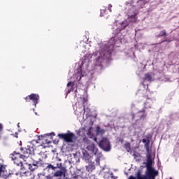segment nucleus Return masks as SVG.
Listing matches in <instances>:
<instances>
[{"mask_svg": "<svg viewBox=\"0 0 179 179\" xmlns=\"http://www.w3.org/2000/svg\"><path fill=\"white\" fill-rule=\"evenodd\" d=\"M170 179H171V178H170Z\"/></svg>", "mask_w": 179, "mask_h": 179, "instance_id": "nucleus-32", "label": "nucleus"}, {"mask_svg": "<svg viewBox=\"0 0 179 179\" xmlns=\"http://www.w3.org/2000/svg\"><path fill=\"white\" fill-rule=\"evenodd\" d=\"M44 136H55V133L52 132L47 134H45Z\"/></svg>", "mask_w": 179, "mask_h": 179, "instance_id": "nucleus-24", "label": "nucleus"}, {"mask_svg": "<svg viewBox=\"0 0 179 179\" xmlns=\"http://www.w3.org/2000/svg\"><path fill=\"white\" fill-rule=\"evenodd\" d=\"M26 103H29L31 101L33 102V106L36 107L37 106V103H38V100H40V96L37 94H31L24 98Z\"/></svg>", "mask_w": 179, "mask_h": 179, "instance_id": "nucleus-7", "label": "nucleus"}, {"mask_svg": "<svg viewBox=\"0 0 179 179\" xmlns=\"http://www.w3.org/2000/svg\"><path fill=\"white\" fill-rule=\"evenodd\" d=\"M128 17L130 20V22H136V14L134 13L133 15H128Z\"/></svg>", "mask_w": 179, "mask_h": 179, "instance_id": "nucleus-19", "label": "nucleus"}, {"mask_svg": "<svg viewBox=\"0 0 179 179\" xmlns=\"http://www.w3.org/2000/svg\"><path fill=\"white\" fill-rule=\"evenodd\" d=\"M145 80H148V82H150L152 80V76H150V74L149 73L145 74Z\"/></svg>", "mask_w": 179, "mask_h": 179, "instance_id": "nucleus-23", "label": "nucleus"}, {"mask_svg": "<svg viewBox=\"0 0 179 179\" xmlns=\"http://www.w3.org/2000/svg\"><path fill=\"white\" fill-rule=\"evenodd\" d=\"M60 171H57L54 173V177H62V176H65L66 173V167L62 166V163H61V166L59 168Z\"/></svg>", "mask_w": 179, "mask_h": 179, "instance_id": "nucleus-10", "label": "nucleus"}, {"mask_svg": "<svg viewBox=\"0 0 179 179\" xmlns=\"http://www.w3.org/2000/svg\"><path fill=\"white\" fill-rule=\"evenodd\" d=\"M3 128V126L2 125V124H0V131H2Z\"/></svg>", "mask_w": 179, "mask_h": 179, "instance_id": "nucleus-29", "label": "nucleus"}, {"mask_svg": "<svg viewBox=\"0 0 179 179\" xmlns=\"http://www.w3.org/2000/svg\"><path fill=\"white\" fill-rule=\"evenodd\" d=\"M83 177L82 176V174H78V173H76L73 174V179H83Z\"/></svg>", "mask_w": 179, "mask_h": 179, "instance_id": "nucleus-22", "label": "nucleus"}, {"mask_svg": "<svg viewBox=\"0 0 179 179\" xmlns=\"http://www.w3.org/2000/svg\"><path fill=\"white\" fill-rule=\"evenodd\" d=\"M44 141H45L46 143H50V141H48L45 138H44Z\"/></svg>", "mask_w": 179, "mask_h": 179, "instance_id": "nucleus-30", "label": "nucleus"}, {"mask_svg": "<svg viewBox=\"0 0 179 179\" xmlns=\"http://www.w3.org/2000/svg\"><path fill=\"white\" fill-rule=\"evenodd\" d=\"M99 148L105 150V152H110L111 150V145L110 141L106 138H102L99 142Z\"/></svg>", "mask_w": 179, "mask_h": 179, "instance_id": "nucleus-8", "label": "nucleus"}, {"mask_svg": "<svg viewBox=\"0 0 179 179\" xmlns=\"http://www.w3.org/2000/svg\"><path fill=\"white\" fill-rule=\"evenodd\" d=\"M59 179H68V178H59Z\"/></svg>", "mask_w": 179, "mask_h": 179, "instance_id": "nucleus-31", "label": "nucleus"}, {"mask_svg": "<svg viewBox=\"0 0 179 179\" xmlns=\"http://www.w3.org/2000/svg\"><path fill=\"white\" fill-rule=\"evenodd\" d=\"M67 92L66 94H69V93H71V92H73V90H75V83L74 82H69L67 84Z\"/></svg>", "mask_w": 179, "mask_h": 179, "instance_id": "nucleus-12", "label": "nucleus"}, {"mask_svg": "<svg viewBox=\"0 0 179 179\" xmlns=\"http://www.w3.org/2000/svg\"><path fill=\"white\" fill-rule=\"evenodd\" d=\"M83 159L86 163H89L90 162V159H92V156H90V154L87 152V151H85L83 152Z\"/></svg>", "mask_w": 179, "mask_h": 179, "instance_id": "nucleus-15", "label": "nucleus"}, {"mask_svg": "<svg viewBox=\"0 0 179 179\" xmlns=\"http://www.w3.org/2000/svg\"><path fill=\"white\" fill-rule=\"evenodd\" d=\"M21 171H22V174H23V176H31V172L30 171H27L26 170L23 166L21 167Z\"/></svg>", "mask_w": 179, "mask_h": 179, "instance_id": "nucleus-17", "label": "nucleus"}, {"mask_svg": "<svg viewBox=\"0 0 179 179\" xmlns=\"http://www.w3.org/2000/svg\"><path fill=\"white\" fill-rule=\"evenodd\" d=\"M43 167H44L45 171H48V173H52L53 171H55L57 169L61 167V162L58 161H54L52 162L51 163H45L43 164Z\"/></svg>", "mask_w": 179, "mask_h": 179, "instance_id": "nucleus-3", "label": "nucleus"}, {"mask_svg": "<svg viewBox=\"0 0 179 179\" xmlns=\"http://www.w3.org/2000/svg\"><path fill=\"white\" fill-rule=\"evenodd\" d=\"M38 142L36 140L31 141L28 143L25 148H20L17 151V155H19L20 159H27L30 156H34V152L36 150V145Z\"/></svg>", "mask_w": 179, "mask_h": 179, "instance_id": "nucleus-1", "label": "nucleus"}, {"mask_svg": "<svg viewBox=\"0 0 179 179\" xmlns=\"http://www.w3.org/2000/svg\"><path fill=\"white\" fill-rule=\"evenodd\" d=\"M7 166L5 164L0 165V177L3 179H12L13 178V176H15L14 173H12L10 171L6 170Z\"/></svg>", "mask_w": 179, "mask_h": 179, "instance_id": "nucleus-4", "label": "nucleus"}, {"mask_svg": "<svg viewBox=\"0 0 179 179\" xmlns=\"http://www.w3.org/2000/svg\"><path fill=\"white\" fill-rule=\"evenodd\" d=\"M158 38L160 37H167V32L166 31V29H164L159 32V34L157 36Z\"/></svg>", "mask_w": 179, "mask_h": 179, "instance_id": "nucleus-20", "label": "nucleus"}, {"mask_svg": "<svg viewBox=\"0 0 179 179\" xmlns=\"http://www.w3.org/2000/svg\"><path fill=\"white\" fill-rule=\"evenodd\" d=\"M17 152H19V150L14 151L12 154H10V159H11V160L14 162V164H15V166L22 168L23 167V162L20 160V159L23 158H20L19 157V154H17Z\"/></svg>", "mask_w": 179, "mask_h": 179, "instance_id": "nucleus-6", "label": "nucleus"}, {"mask_svg": "<svg viewBox=\"0 0 179 179\" xmlns=\"http://www.w3.org/2000/svg\"><path fill=\"white\" fill-rule=\"evenodd\" d=\"M152 104H153V101L152 100V99L147 98V101L144 103V108H143V110H139L138 113H142L143 114H145L148 108H152Z\"/></svg>", "mask_w": 179, "mask_h": 179, "instance_id": "nucleus-9", "label": "nucleus"}, {"mask_svg": "<svg viewBox=\"0 0 179 179\" xmlns=\"http://www.w3.org/2000/svg\"><path fill=\"white\" fill-rule=\"evenodd\" d=\"M86 171L88 173H92L93 170L96 169V165L94 164V162H90L88 166H85Z\"/></svg>", "mask_w": 179, "mask_h": 179, "instance_id": "nucleus-13", "label": "nucleus"}, {"mask_svg": "<svg viewBox=\"0 0 179 179\" xmlns=\"http://www.w3.org/2000/svg\"><path fill=\"white\" fill-rule=\"evenodd\" d=\"M124 148L126 149L127 152H131V143L127 142L124 145Z\"/></svg>", "mask_w": 179, "mask_h": 179, "instance_id": "nucleus-21", "label": "nucleus"}, {"mask_svg": "<svg viewBox=\"0 0 179 179\" xmlns=\"http://www.w3.org/2000/svg\"><path fill=\"white\" fill-rule=\"evenodd\" d=\"M38 162L37 161H35L32 163V166H38Z\"/></svg>", "mask_w": 179, "mask_h": 179, "instance_id": "nucleus-26", "label": "nucleus"}, {"mask_svg": "<svg viewBox=\"0 0 179 179\" xmlns=\"http://www.w3.org/2000/svg\"><path fill=\"white\" fill-rule=\"evenodd\" d=\"M111 8H113V5L109 4L108 5V10H109V12H113V10L111 9Z\"/></svg>", "mask_w": 179, "mask_h": 179, "instance_id": "nucleus-25", "label": "nucleus"}, {"mask_svg": "<svg viewBox=\"0 0 179 179\" xmlns=\"http://www.w3.org/2000/svg\"><path fill=\"white\" fill-rule=\"evenodd\" d=\"M143 143H145L144 147L145 148L146 152H149L150 150V140L143 138L142 140Z\"/></svg>", "mask_w": 179, "mask_h": 179, "instance_id": "nucleus-14", "label": "nucleus"}, {"mask_svg": "<svg viewBox=\"0 0 179 179\" xmlns=\"http://www.w3.org/2000/svg\"><path fill=\"white\" fill-rule=\"evenodd\" d=\"M128 179H136L134 176H130Z\"/></svg>", "mask_w": 179, "mask_h": 179, "instance_id": "nucleus-28", "label": "nucleus"}, {"mask_svg": "<svg viewBox=\"0 0 179 179\" xmlns=\"http://www.w3.org/2000/svg\"><path fill=\"white\" fill-rule=\"evenodd\" d=\"M110 176H111V178H112V179H117V178H118V177L114 176V174H113V173H111Z\"/></svg>", "mask_w": 179, "mask_h": 179, "instance_id": "nucleus-27", "label": "nucleus"}, {"mask_svg": "<svg viewBox=\"0 0 179 179\" xmlns=\"http://www.w3.org/2000/svg\"><path fill=\"white\" fill-rule=\"evenodd\" d=\"M87 150L90 152H92V153L95 156H99V149L96 148V145H94V143H90L87 146Z\"/></svg>", "mask_w": 179, "mask_h": 179, "instance_id": "nucleus-11", "label": "nucleus"}, {"mask_svg": "<svg viewBox=\"0 0 179 179\" xmlns=\"http://www.w3.org/2000/svg\"><path fill=\"white\" fill-rule=\"evenodd\" d=\"M57 136L59 139H63L64 142L67 143H73V138H75V134L72 132L66 133V134H59Z\"/></svg>", "mask_w": 179, "mask_h": 179, "instance_id": "nucleus-5", "label": "nucleus"}, {"mask_svg": "<svg viewBox=\"0 0 179 179\" xmlns=\"http://www.w3.org/2000/svg\"><path fill=\"white\" fill-rule=\"evenodd\" d=\"M27 166L31 173H34V171H36V170H37V169H38V165L33 166L31 164H27Z\"/></svg>", "mask_w": 179, "mask_h": 179, "instance_id": "nucleus-16", "label": "nucleus"}, {"mask_svg": "<svg viewBox=\"0 0 179 179\" xmlns=\"http://www.w3.org/2000/svg\"><path fill=\"white\" fill-rule=\"evenodd\" d=\"M76 76L77 80H80V79H82V77L83 76V74L82 73V70H78L77 73H76Z\"/></svg>", "mask_w": 179, "mask_h": 179, "instance_id": "nucleus-18", "label": "nucleus"}, {"mask_svg": "<svg viewBox=\"0 0 179 179\" xmlns=\"http://www.w3.org/2000/svg\"><path fill=\"white\" fill-rule=\"evenodd\" d=\"M152 158L149 157L147 160L146 168H147V176H142L141 170L137 171L136 179H156V176H159V172L152 166Z\"/></svg>", "mask_w": 179, "mask_h": 179, "instance_id": "nucleus-2", "label": "nucleus"}]
</instances>
